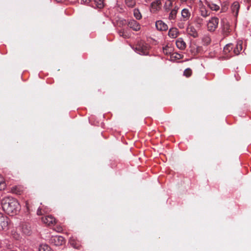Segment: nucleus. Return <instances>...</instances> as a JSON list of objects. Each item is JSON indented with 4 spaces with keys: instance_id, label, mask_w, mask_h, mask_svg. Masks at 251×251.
I'll use <instances>...</instances> for the list:
<instances>
[{
    "instance_id": "5",
    "label": "nucleus",
    "mask_w": 251,
    "mask_h": 251,
    "mask_svg": "<svg viewBox=\"0 0 251 251\" xmlns=\"http://www.w3.org/2000/svg\"><path fill=\"white\" fill-rule=\"evenodd\" d=\"M8 223V217L2 213H0V230L7 229Z\"/></svg>"
},
{
    "instance_id": "8",
    "label": "nucleus",
    "mask_w": 251,
    "mask_h": 251,
    "mask_svg": "<svg viewBox=\"0 0 251 251\" xmlns=\"http://www.w3.org/2000/svg\"><path fill=\"white\" fill-rule=\"evenodd\" d=\"M156 28L158 30H166L168 29L167 25L163 21L159 20L157 21L155 23Z\"/></svg>"
},
{
    "instance_id": "25",
    "label": "nucleus",
    "mask_w": 251,
    "mask_h": 251,
    "mask_svg": "<svg viewBox=\"0 0 251 251\" xmlns=\"http://www.w3.org/2000/svg\"><path fill=\"white\" fill-rule=\"evenodd\" d=\"M119 34L120 36H122L124 38H126L127 37V36L124 33V31H120L119 32Z\"/></svg>"
},
{
    "instance_id": "3",
    "label": "nucleus",
    "mask_w": 251,
    "mask_h": 251,
    "mask_svg": "<svg viewBox=\"0 0 251 251\" xmlns=\"http://www.w3.org/2000/svg\"><path fill=\"white\" fill-rule=\"evenodd\" d=\"M219 23V19L216 17H211L207 23V29L210 31H213L217 28Z\"/></svg>"
},
{
    "instance_id": "19",
    "label": "nucleus",
    "mask_w": 251,
    "mask_h": 251,
    "mask_svg": "<svg viewBox=\"0 0 251 251\" xmlns=\"http://www.w3.org/2000/svg\"><path fill=\"white\" fill-rule=\"evenodd\" d=\"M39 251H51V249L48 245L42 244L39 246Z\"/></svg>"
},
{
    "instance_id": "12",
    "label": "nucleus",
    "mask_w": 251,
    "mask_h": 251,
    "mask_svg": "<svg viewBox=\"0 0 251 251\" xmlns=\"http://www.w3.org/2000/svg\"><path fill=\"white\" fill-rule=\"evenodd\" d=\"M22 232L25 235H29L31 233V229L29 225L27 224L22 225L21 227Z\"/></svg>"
},
{
    "instance_id": "22",
    "label": "nucleus",
    "mask_w": 251,
    "mask_h": 251,
    "mask_svg": "<svg viewBox=\"0 0 251 251\" xmlns=\"http://www.w3.org/2000/svg\"><path fill=\"white\" fill-rule=\"evenodd\" d=\"M192 74V70L189 69L187 68L185 70V71L183 72L184 75L186 76V77L190 76Z\"/></svg>"
},
{
    "instance_id": "9",
    "label": "nucleus",
    "mask_w": 251,
    "mask_h": 251,
    "mask_svg": "<svg viewBox=\"0 0 251 251\" xmlns=\"http://www.w3.org/2000/svg\"><path fill=\"white\" fill-rule=\"evenodd\" d=\"M128 25L135 31H138L140 29V25L135 20H130L128 22Z\"/></svg>"
},
{
    "instance_id": "21",
    "label": "nucleus",
    "mask_w": 251,
    "mask_h": 251,
    "mask_svg": "<svg viewBox=\"0 0 251 251\" xmlns=\"http://www.w3.org/2000/svg\"><path fill=\"white\" fill-rule=\"evenodd\" d=\"M126 4L129 7H132L135 4V0H125Z\"/></svg>"
},
{
    "instance_id": "24",
    "label": "nucleus",
    "mask_w": 251,
    "mask_h": 251,
    "mask_svg": "<svg viewBox=\"0 0 251 251\" xmlns=\"http://www.w3.org/2000/svg\"><path fill=\"white\" fill-rule=\"evenodd\" d=\"M178 10V7H175L171 12L170 16H175L177 13Z\"/></svg>"
},
{
    "instance_id": "26",
    "label": "nucleus",
    "mask_w": 251,
    "mask_h": 251,
    "mask_svg": "<svg viewBox=\"0 0 251 251\" xmlns=\"http://www.w3.org/2000/svg\"><path fill=\"white\" fill-rule=\"evenodd\" d=\"M90 0H81V4H87L89 3Z\"/></svg>"
},
{
    "instance_id": "4",
    "label": "nucleus",
    "mask_w": 251,
    "mask_h": 251,
    "mask_svg": "<svg viewBox=\"0 0 251 251\" xmlns=\"http://www.w3.org/2000/svg\"><path fill=\"white\" fill-rule=\"evenodd\" d=\"M50 242L54 246H61L65 243L64 238L61 236H53L50 239Z\"/></svg>"
},
{
    "instance_id": "1",
    "label": "nucleus",
    "mask_w": 251,
    "mask_h": 251,
    "mask_svg": "<svg viewBox=\"0 0 251 251\" xmlns=\"http://www.w3.org/2000/svg\"><path fill=\"white\" fill-rule=\"evenodd\" d=\"M2 209L8 214H14L20 209L18 201L9 196L5 197L1 200Z\"/></svg>"
},
{
    "instance_id": "28",
    "label": "nucleus",
    "mask_w": 251,
    "mask_h": 251,
    "mask_svg": "<svg viewBox=\"0 0 251 251\" xmlns=\"http://www.w3.org/2000/svg\"><path fill=\"white\" fill-rule=\"evenodd\" d=\"M140 14L139 10L138 9H134V16H138Z\"/></svg>"
},
{
    "instance_id": "16",
    "label": "nucleus",
    "mask_w": 251,
    "mask_h": 251,
    "mask_svg": "<svg viewBox=\"0 0 251 251\" xmlns=\"http://www.w3.org/2000/svg\"><path fill=\"white\" fill-rule=\"evenodd\" d=\"M206 4L212 10L217 11L220 8L219 5L211 2H208L206 1Z\"/></svg>"
},
{
    "instance_id": "17",
    "label": "nucleus",
    "mask_w": 251,
    "mask_h": 251,
    "mask_svg": "<svg viewBox=\"0 0 251 251\" xmlns=\"http://www.w3.org/2000/svg\"><path fill=\"white\" fill-rule=\"evenodd\" d=\"M201 40L204 45H207L211 42V38L208 35H204L202 36Z\"/></svg>"
},
{
    "instance_id": "20",
    "label": "nucleus",
    "mask_w": 251,
    "mask_h": 251,
    "mask_svg": "<svg viewBox=\"0 0 251 251\" xmlns=\"http://www.w3.org/2000/svg\"><path fill=\"white\" fill-rule=\"evenodd\" d=\"M5 187L6 184L4 181V179L2 176L0 175V190L4 189Z\"/></svg>"
},
{
    "instance_id": "2",
    "label": "nucleus",
    "mask_w": 251,
    "mask_h": 251,
    "mask_svg": "<svg viewBox=\"0 0 251 251\" xmlns=\"http://www.w3.org/2000/svg\"><path fill=\"white\" fill-rule=\"evenodd\" d=\"M242 50V42L239 41L236 45L229 43L226 45L224 48V53L226 58H229L239 54Z\"/></svg>"
},
{
    "instance_id": "10",
    "label": "nucleus",
    "mask_w": 251,
    "mask_h": 251,
    "mask_svg": "<svg viewBox=\"0 0 251 251\" xmlns=\"http://www.w3.org/2000/svg\"><path fill=\"white\" fill-rule=\"evenodd\" d=\"M176 47L180 50H184L186 48V43L181 38H178L176 42Z\"/></svg>"
},
{
    "instance_id": "23",
    "label": "nucleus",
    "mask_w": 251,
    "mask_h": 251,
    "mask_svg": "<svg viewBox=\"0 0 251 251\" xmlns=\"http://www.w3.org/2000/svg\"><path fill=\"white\" fill-rule=\"evenodd\" d=\"M190 15V13L188 9L184 8L181 11V16Z\"/></svg>"
},
{
    "instance_id": "14",
    "label": "nucleus",
    "mask_w": 251,
    "mask_h": 251,
    "mask_svg": "<svg viewBox=\"0 0 251 251\" xmlns=\"http://www.w3.org/2000/svg\"><path fill=\"white\" fill-rule=\"evenodd\" d=\"M187 32L189 35L194 38L197 37L198 36V34L197 33V30L194 27L192 26H190L188 27Z\"/></svg>"
},
{
    "instance_id": "11",
    "label": "nucleus",
    "mask_w": 251,
    "mask_h": 251,
    "mask_svg": "<svg viewBox=\"0 0 251 251\" xmlns=\"http://www.w3.org/2000/svg\"><path fill=\"white\" fill-rule=\"evenodd\" d=\"M134 50L141 55H145L147 53V47L145 46L141 47L140 45L135 48Z\"/></svg>"
},
{
    "instance_id": "7",
    "label": "nucleus",
    "mask_w": 251,
    "mask_h": 251,
    "mask_svg": "<svg viewBox=\"0 0 251 251\" xmlns=\"http://www.w3.org/2000/svg\"><path fill=\"white\" fill-rule=\"evenodd\" d=\"M161 1L159 0H156L151 2V11L155 12L159 10L161 8Z\"/></svg>"
},
{
    "instance_id": "18",
    "label": "nucleus",
    "mask_w": 251,
    "mask_h": 251,
    "mask_svg": "<svg viewBox=\"0 0 251 251\" xmlns=\"http://www.w3.org/2000/svg\"><path fill=\"white\" fill-rule=\"evenodd\" d=\"M95 7L98 8H102L104 6L103 0H93Z\"/></svg>"
},
{
    "instance_id": "29",
    "label": "nucleus",
    "mask_w": 251,
    "mask_h": 251,
    "mask_svg": "<svg viewBox=\"0 0 251 251\" xmlns=\"http://www.w3.org/2000/svg\"><path fill=\"white\" fill-rule=\"evenodd\" d=\"M57 2H64L67 0H55Z\"/></svg>"
},
{
    "instance_id": "6",
    "label": "nucleus",
    "mask_w": 251,
    "mask_h": 251,
    "mask_svg": "<svg viewBox=\"0 0 251 251\" xmlns=\"http://www.w3.org/2000/svg\"><path fill=\"white\" fill-rule=\"evenodd\" d=\"M43 223L48 226H52L55 223V219L54 218L51 216H45L42 218Z\"/></svg>"
},
{
    "instance_id": "13",
    "label": "nucleus",
    "mask_w": 251,
    "mask_h": 251,
    "mask_svg": "<svg viewBox=\"0 0 251 251\" xmlns=\"http://www.w3.org/2000/svg\"><path fill=\"white\" fill-rule=\"evenodd\" d=\"M178 35V31L176 28H171L170 29L168 35L172 38H176Z\"/></svg>"
},
{
    "instance_id": "27",
    "label": "nucleus",
    "mask_w": 251,
    "mask_h": 251,
    "mask_svg": "<svg viewBox=\"0 0 251 251\" xmlns=\"http://www.w3.org/2000/svg\"><path fill=\"white\" fill-rule=\"evenodd\" d=\"M37 214L38 215H41L43 214L42 209L40 208H39L37 211Z\"/></svg>"
},
{
    "instance_id": "33",
    "label": "nucleus",
    "mask_w": 251,
    "mask_h": 251,
    "mask_svg": "<svg viewBox=\"0 0 251 251\" xmlns=\"http://www.w3.org/2000/svg\"><path fill=\"white\" fill-rule=\"evenodd\" d=\"M141 17H137V19L138 20H140V19H141Z\"/></svg>"
},
{
    "instance_id": "15",
    "label": "nucleus",
    "mask_w": 251,
    "mask_h": 251,
    "mask_svg": "<svg viewBox=\"0 0 251 251\" xmlns=\"http://www.w3.org/2000/svg\"><path fill=\"white\" fill-rule=\"evenodd\" d=\"M240 5L238 2H234L232 4L231 6V10L233 13V14L237 15L238 14V10L239 8Z\"/></svg>"
},
{
    "instance_id": "32",
    "label": "nucleus",
    "mask_w": 251,
    "mask_h": 251,
    "mask_svg": "<svg viewBox=\"0 0 251 251\" xmlns=\"http://www.w3.org/2000/svg\"><path fill=\"white\" fill-rule=\"evenodd\" d=\"M166 50V48H163V52L166 53V54H167L168 52H165V50Z\"/></svg>"
},
{
    "instance_id": "31",
    "label": "nucleus",
    "mask_w": 251,
    "mask_h": 251,
    "mask_svg": "<svg viewBox=\"0 0 251 251\" xmlns=\"http://www.w3.org/2000/svg\"><path fill=\"white\" fill-rule=\"evenodd\" d=\"M181 3L185 2L187 0H180Z\"/></svg>"
},
{
    "instance_id": "30",
    "label": "nucleus",
    "mask_w": 251,
    "mask_h": 251,
    "mask_svg": "<svg viewBox=\"0 0 251 251\" xmlns=\"http://www.w3.org/2000/svg\"><path fill=\"white\" fill-rule=\"evenodd\" d=\"M77 0H67V1H68L69 2H75L77 1Z\"/></svg>"
}]
</instances>
